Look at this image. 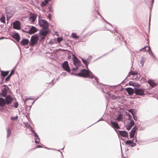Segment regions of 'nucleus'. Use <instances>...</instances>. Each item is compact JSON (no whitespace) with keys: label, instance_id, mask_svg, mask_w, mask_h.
<instances>
[{"label":"nucleus","instance_id":"31","mask_svg":"<svg viewBox=\"0 0 158 158\" xmlns=\"http://www.w3.org/2000/svg\"><path fill=\"white\" fill-rule=\"evenodd\" d=\"M72 36L73 38H78V37L76 35V34L75 33H73L72 34Z\"/></svg>","mask_w":158,"mask_h":158},{"label":"nucleus","instance_id":"51","mask_svg":"<svg viewBox=\"0 0 158 158\" xmlns=\"http://www.w3.org/2000/svg\"><path fill=\"white\" fill-rule=\"evenodd\" d=\"M152 2H154V0H152Z\"/></svg>","mask_w":158,"mask_h":158},{"label":"nucleus","instance_id":"25","mask_svg":"<svg viewBox=\"0 0 158 158\" xmlns=\"http://www.w3.org/2000/svg\"><path fill=\"white\" fill-rule=\"evenodd\" d=\"M7 137H8L11 135V132L10 131V129L9 128H7Z\"/></svg>","mask_w":158,"mask_h":158},{"label":"nucleus","instance_id":"30","mask_svg":"<svg viewBox=\"0 0 158 158\" xmlns=\"http://www.w3.org/2000/svg\"><path fill=\"white\" fill-rule=\"evenodd\" d=\"M15 39L18 41H19L20 40V36L18 34H16L15 35Z\"/></svg>","mask_w":158,"mask_h":158},{"label":"nucleus","instance_id":"12","mask_svg":"<svg viewBox=\"0 0 158 158\" xmlns=\"http://www.w3.org/2000/svg\"><path fill=\"white\" fill-rule=\"evenodd\" d=\"M6 12L7 15V20L9 19L12 17L14 14V13L12 10L8 11L7 10H6Z\"/></svg>","mask_w":158,"mask_h":158},{"label":"nucleus","instance_id":"10","mask_svg":"<svg viewBox=\"0 0 158 158\" xmlns=\"http://www.w3.org/2000/svg\"><path fill=\"white\" fill-rule=\"evenodd\" d=\"M37 17V15L34 13H32L31 14L29 18V20L31 22H34Z\"/></svg>","mask_w":158,"mask_h":158},{"label":"nucleus","instance_id":"33","mask_svg":"<svg viewBox=\"0 0 158 158\" xmlns=\"http://www.w3.org/2000/svg\"><path fill=\"white\" fill-rule=\"evenodd\" d=\"M133 141V140L131 141L130 140H128L126 142V144H131V143H132V142Z\"/></svg>","mask_w":158,"mask_h":158},{"label":"nucleus","instance_id":"8","mask_svg":"<svg viewBox=\"0 0 158 158\" xmlns=\"http://www.w3.org/2000/svg\"><path fill=\"white\" fill-rule=\"evenodd\" d=\"M37 31V29L36 27L31 26L30 27L29 30L26 31V32L30 34H32L36 32Z\"/></svg>","mask_w":158,"mask_h":158},{"label":"nucleus","instance_id":"9","mask_svg":"<svg viewBox=\"0 0 158 158\" xmlns=\"http://www.w3.org/2000/svg\"><path fill=\"white\" fill-rule=\"evenodd\" d=\"M48 33V30H44L41 31L40 32V37L42 39H44L45 37L47 35Z\"/></svg>","mask_w":158,"mask_h":158},{"label":"nucleus","instance_id":"37","mask_svg":"<svg viewBox=\"0 0 158 158\" xmlns=\"http://www.w3.org/2000/svg\"><path fill=\"white\" fill-rule=\"evenodd\" d=\"M128 111L130 112L131 113L132 115H133V114H134V113L133 112L134 110L133 109H130L128 110Z\"/></svg>","mask_w":158,"mask_h":158},{"label":"nucleus","instance_id":"3","mask_svg":"<svg viewBox=\"0 0 158 158\" xmlns=\"http://www.w3.org/2000/svg\"><path fill=\"white\" fill-rule=\"evenodd\" d=\"M39 23L40 25L43 29H46L48 27L47 21L44 20L40 19L39 20Z\"/></svg>","mask_w":158,"mask_h":158},{"label":"nucleus","instance_id":"14","mask_svg":"<svg viewBox=\"0 0 158 158\" xmlns=\"http://www.w3.org/2000/svg\"><path fill=\"white\" fill-rule=\"evenodd\" d=\"M136 130V128L135 127H133L131 130L130 132V138H132L134 137L135 134Z\"/></svg>","mask_w":158,"mask_h":158},{"label":"nucleus","instance_id":"7","mask_svg":"<svg viewBox=\"0 0 158 158\" xmlns=\"http://www.w3.org/2000/svg\"><path fill=\"white\" fill-rule=\"evenodd\" d=\"M62 67L64 70L68 72H70V69L69 68L68 62L67 61H66L64 62L62 64Z\"/></svg>","mask_w":158,"mask_h":158},{"label":"nucleus","instance_id":"5","mask_svg":"<svg viewBox=\"0 0 158 158\" xmlns=\"http://www.w3.org/2000/svg\"><path fill=\"white\" fill-rule=\"evenodd\" d=\"M135 93L139 95H143L144 94V90L142 89H139L137 88H135Z\"/></svg>","mask_w":158,"mask_h":158},{"label":"nucleus","instance_id":"29","mask_svg":"<svg viewBox=\"0 0 158 158\" xmlns=\"http://www.w3.org/2000/svg\"><path fill=\"white\" fill-rule=\"evenodd\" d=\"M82 61L83 63L86 65L87 66L88 64V62L87 61L85 60L83 58L82 59Z\"/></svg>","mask_w":158,"mask_h":158},{"label":"nucleus","instance_id":"20","mask_svg":"<svg viewBox=\"0 0 158 158\" xmlns=\"http://www.w3.org/2000/svg\"><path fill=\"white\" fill-rule=\"evenodd\" d=\"M126 91L130 95H132L135 92L134 90L131 88H128L126 89Z\"/></svg>","mask_w":158,"mask_h":158},{"label":"nucleus","instance_id":"36","mask_svg":"<svg viewBox=\"0 0 158 158\" xmlns=\"http://www.w3.org/2000/svg\"><path fill=\"white\" fill-rule=\"evenodd\" d=\"M129 124H130V125L132 127L134 125V121L132 120H131L130 123Z\"/></svg>","mask_w":158,"mask_h":158},{"label":"nucleus","instance_id":"4","mask_svg":"<svg viewBox=\"0 0 158 158\" xmlns=\"http://www.w3.org/2000/svg\"><path fill=\"white\" fill-rule=\"evenodd\" d=\"M39 40V37L37 35L32 36L31 37L29 44L31 46H32L35 44Z\"/></svg>","mask_w":158,"mask_h":158},{"label":"nucleus","instance_id":"45","mask_svg":"<svg viewBox=\"0 0 158 158\" xmlns=\"http://www.w3.org/2000/svg\"><path fill=\"white\" fill-rule=\"evenodd\" d=\"M135 83L133 82L132 81H131L129 82V84L130 85H134V84Z\"/></svg>","mask_w":158,"mask_h":158},{"label":"nucleus","instance_id":"41","mask_svg":"<svg viewBox=\"0 0 158 158\" xmlns=\"http://www.w3.org/2000/svg\"><path fill=\"white\" fill-rule=\"evenodd\" d=\"M136 144L135 143H133V141L132 142V143H131V147H133L134 146H135Z\"/></svg>","mask_w":158,"mask_h":158},{"label":"nucleus","instance_id":"28","mask_svg":"<svg viewBox=\"0 0 158 158\" xmlns=\"http://www.w3.org/2000/svg\"><path fill=\"white\" fill-rule=\"evenodd\" d=\"M48 2H47L45 0L44 1L41 3V6L43 7L44 6H45L46 4H47Z\"/></svg>","mask_w":158,"mask_h":158},{"label":"nucleus","instance_id":"26","mask_svg":"<svg viewBox=\"0 0 158 158\" xmlns=\"http://www.w3.org/2000/svg\"><path fill=\"white\" fill-rule=\"evenodd\" d=\"M145 59L143 58H142L141 60L140 61V63L141 64L142 66L143 67V65L145 61Z\"/></svg>","mask_w":158,"mask_h":158},{"label":"nucleus","instance_id":"47","mask_svg":"<svg viewBox=\"0 0 158 158\" xmlns=\"http://www.w3.org/2000/svg\"><path fill=\"white\" fill-rule=\"evenodd\" d=\"M134 140L135 142H137V140L136 138H135Z\"/></svg>","mask_w":158,"mask_h":158},{"label":"nucleus","instance_id":"24","mask_svg":"<svg viewBox=\"0 0 158 158\" xmlns=\"http://www.w3.org/2000/svg\"><path fill=\"white\" fill-rule=\"evenodd\" d=\"M0 21L3 23H5V17L4 16H2L0 19Z\"/></svg>","mask_w":158,"mask_h":158},{"label":"nucleus","instance_id":"22","mask_svg":"<svg viewBox=\"0 0 158 158\" xmlns=\"http://www.w3.org/2000/svg\"><path fill=\"white\" fill-rule=\"evenodd\" d=\"M1 73L3 77H5L7 75H8L9 71H1Z\"/></svg>","mask_w":158,"mask_h":158},{"label":"nucleus","instance_id":"49","mask_svg":"<svg viewBox=\"0 0 158 158\" xmlns=\"http://www.w3.org/2000/svg\"><path fill=\"white\" fill-rule=\"evenodd\" d=\"M48 18H49L50 20H51V17L50 15H49V16H48Z\"/></svg>","mask_w":158,"mask_h":158},{"label":"nucleus","instance_id":"44","mask_svg":"<svg viewBox=\"0 0 158 158\" xmlns=\"http://www.w3.org/2000/svg\"><path fill=\"white\" fill-rule=\"evenodd\" d=\"M14 73V70H12L11 72H10V76H11V75H12Z\"/></svg>","mask_w":158,"mask_h":158},{"label":"nucleus","instance_id":"17","mask_svg":"<svg viewBox=\"0 0 158 158\" xmlns=\"http://www.w3.org/2000/svg\"><path fill=\"white\" fill-rule=\"evenodd\" d=\"M33 132L34 134V136L35 137V143H39V139L38 137V136L37 135L36 133L35 132V131H33Z\"/></svg>","mask_w":158,"mask_h":158},{"label":"nucleus","instance_id":"16","mask_svg":"<svg viewBox=\"0 0 158 158\" xmlns=\"http://www.w3.org/2000/svg\"><path fill=\"white\" fill-rule=\"evenodd\" d=\"M6 104L5 100L0 97V106H4Z\"/></svg>","mask_w":158,"mask_h":158},{"label":"nucleus","instance_id":"1","mask_svg":"<svg viewBox=\"0 0 158 158\" xmlns=\"http://www.w3.org/2000/svg\"><path fill=\"white\" fill-rule=\"evenodd\" d=\"M72 74L85 77H88L92 79L94 78L96 82H98L97 78L96 77L94 76L93 74L89 70L83 69L81 70L80 72H78L77 71L75 73H72Z\"/></svg>","mask_w":158,"mask_h":158},{"label":"nucleus","instance_id":"19","mask_svg":"<svg viewBox=\"0 0 158 158\" xmlns=\"http://www.w3.org/2000/svg\"><path fill=\"white\" fill-rule=\"evenodd\" d=\"M119 134L123 137H126L128 136V133L125 131H119Z\"/></svg>","mask_w":158,"mask_h":158},{"label":"nucleus","instance_id":"38","mask_svg":"<svg viewBox=\"0 0 158 158\" xmlns=\"http://www.w3.org/2000/svg\"><path fill=\"white\" fill-rule=\"evenodd\" d=\"M17 118H18L17 116H16L14 117H11V119L13 120H16L17 119Z\"/></svg>","mask_w":158,"mask_h":158},{"label":"nucleus","instance_id":"40","mask_svg":"<svg viewBox=\"0 0 158 158\" xmlns=\"http://www.w3.org/2000/svg\"><path fill=\"white\" fill-rule=\"evenodd\" d=\"M11 77V76L10 75H9L6 78L5 80L6 81H8L10 79V77Z\"/></svg>","mask_w":158,"mask_h":158},{"label":"nucleus","instance_id":"42","mask_svg":"<svg viewBox=\"0 0 158 158\" xmlns=\"http://www.w3.org/2000/svg\"><path fill=\"white\" fill-rule=\"evenodd\" d=\"M132 115L134 120H137V118L136 117V115H135L134 114H133Z\"/></svg>","mask_w":158,"mask_h":158},{"label":"nucleus","instance_id":"50","mask_svg":"<svg viewBox=\"0 0 158 158\" xmlns=\"http://www.w3.org/2000/svg\"><path fill=\"white\" fill-rule=\"evenodd\" d=\"M46 1H47V2H49V1H50V0H45Z\"/></svg>","mask_w":158,"mask_h":158},{"label":"nucleus","instance_id":"15","mask_svg":"<svg viewBox=\"0 0 158 158\" xmlns=\"http://www.w3.org/2000/svg\"><path fill=\"white\" fill-rule=\"evenodd\" d=\"M12 100V98L10 96L6 97L5 100L6 104H9L10 103Z\"/></svg>","mask_w":158,"mask_h":158},{"label":"nucleus","instance_id":"46","mask_svg":"<svg viewBox=\"0 0 158 158\" xmlns=\"http://www.w3.org/2000/svg\"><path fill=\"white\" fill-rule=\"evenodd\" d=\"M128 115H129V120H130L131 118V115L129 114H128Z\"/></svg>","mask_w":158,"mask_h":158},{"label":"nucleus","instance_id":"39","mask_svg":"<svg viewBox=\"0 0 158 158\" xmlns=\"http://www.w3.org/2000/svg\"><path fill=\"white\" fill-rule=\"evenodd\" d=\"M63 40V39L61 37H58L57 39V41L58 42H60Z\"/></svg>","mask_w":158,"mask_h":158},{"label":"nucleus","instance_id":"23","mask_svg":"<svg viewBox=\"0 0 158 158\" xmlns=\"http://www.w3.org/2000/svg\"><path fill=\"white\" fill-rule=\"evenodd\" d=\"M148 82L150 85L152 87H153L156 85V83L152 80H149Z\"/></svg>","mask_w":158,"mask_h":158},{"label":"nucleus","instance_id":"2","mask_svg":"<svg viewBox=\"0 0 158 158\" xmlns=\"http://www.w3.org/2000/svg\"><path fill=\"white\" fill-rule=\"evenodd\" d=\"M73 61L74 64L76 67L73 69L72 73H75L77 71L78 69L77 67L79 66L80 64V63L77 58L74 55H73Z\"/></svg>","mask_w":158,"mask_h":158},{"label":"nucleus","instance_id":"6","mask_svg":"<svg viewBox=\"0 0 158 158\" xmlns=\"http://www.w3.org/2000/svg\"><path fill=\"white\" fill-rule=\"evenodd\" d=\"M13 27L15 29L19 30L21 28L20 22L19 21H16L13 23Z\"/></svg>","mask_w":158,"mask_h":158},{"label":"nucleus","instance_id":"18","mask_svg":"<svg viewBox=\"0 0 158 158\" xmlns=\"http://www.w3.org/2000/svg\"><path fill=\"white\" fill-rule=\"evenodd\" d=\"M29 43V40L27 39H24L22 40L21 42V44L23 45H27Z\"/></svg>","mask_w":158,"mask_h":158},{"label":"nucleus","instance_id":"13","mask_svg":"<svg viewBox=\"0 0 158 158\" xmlns=\"http://www.w3.org/2000/svg\"><path fill=\"white\" fill-rule=\"evenodd\" d=\"M148 48V52L149 54L152 56L153 57H154V55H153V53L152 52V51L151 50L150 48L149 47H148L147 46H146L145 47H144L143 48L140 49V51L143 50V52H145V49L146 48Z\"/></svg>","mask_w":158,"mask_h":158},{"label":"nucleus","instance_id":"27","mask_svg":"<svg viewBox=\"0 0 158 158\" xmlns=\"http://www.w3.org/2000/svg\"><path fill=\"white\" fill-rule=\"evenodd\" d=\"M122 116L119 115L116 118L115 120L118 121H120L122 120Z\"/></svg>","mask_w":158,"mask_h":158},{"label":"nucleus","instance_id":"34","mask_svg":"<svg viewBox=\"0 0 158 158\" xmlns=\"http://www.w3.org/2000/svg\"><path fill=\"white\" fill-rule=\"evenodd\" d=\"M132 127V126L130 125L129 124L127 126V130H130Z\"/></svg>","mask_w":158,"mask_h":158},{"label":"nucleus","instance_id":"35","mask_svg":"<svg viewBox=\"0 0 158 158\" xmlns=\"http://www.w3.org/2000/svg\"><path fill=\"white\" fill-rule=\"evenodd\" d=\"M19 106V104L18 102H15L14 103V106L15 107L17 108Z\"/></svg>","mask_w":158,"mask_h":158},{"label":"nucleus","instance_id":"43","mask_svg":"<svg viewBox=\"0 0 158 158\" xmlns=\"http://www.w3.org/2000/svg\"><path fill=\"white\" fill-rule=\"evenodd\" d=\"M109 97H110V98H112V99H114V98H115V97L114 96V95H112L111 96H110V94H109Z\"/></svg>","mask_w":158,"mask_h":158},{"label":"nucleus","instance_id":"21","mask_svg":"<svg viewBox=\"0 0 158 158\" xmlns=\"http://www.w3.org/2000/svg\"><path fill=\"white\" fill-rule=\"evenodd\" d=\"M111 124L113 126V127L114 128H115L117 129H119V126L117 123L114 122H111Z\"/></svg>","mask_w":158,"mask_h":158},{"label":"nucleus","instance_id":"48","mask_svg":"<svg viewBox=\"0 0 158 158\" xmlns=\"http://www.w3.org/2000/svg\"><path fill=\"white\" fill-rule=\"evenodd\" d=\"M37 147L40 148H41V147L40 145H37Z\"/></svg>","mask_w":158,"mask_h":158},{"label":"nucleus","instance_id":"32","mask_svg":"<svg viewBox=\"0 0 158 158\" xmlns=\"http://www.w3.org/2000/svg\"><path fill=\"white\" fill-rule=\"evenodd\" d=\"M129 74L132 75H136L137 74V72H135L133 71H131L130 73H129Z\"/></svg>","mask_w":158,"mask_h":158},{"label":"nucleus","instance_id":"11","mask_svg":"<svg viewBox=\"0 0 158 158\" xmlns=\"http://www.w3.org/2000/svg\"><path fill=\"white\" fill-rule=\"evenodd\" d=\"M3 86L5 87L2 89V92L1 94V95L3 97H5L7 94V91L8 89V87L5 85H4Z\"/></svg>","mask_w":158,"mask_h":158}]
</instances>
